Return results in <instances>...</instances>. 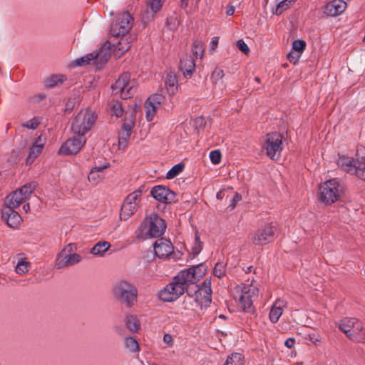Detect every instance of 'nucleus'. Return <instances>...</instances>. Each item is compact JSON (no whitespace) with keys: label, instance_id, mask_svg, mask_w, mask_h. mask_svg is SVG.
<instances>
[{"label":"nucleus","instance_id":"e433bc0d","mask_svg":"<svg viewBox=\"0 0 365 365\" xmlns=\"http://www.w3.org/2000/svg\"><path fill=\"white\" fill-rule=\"evenodd\" d=\"M125 349L132 353H138L139 351V345L138 341L133 337H126L124 339Z\"/></svg>","mask_w":365,"mask_h":365},{"label":"nucleus","instance_id":"c9c22d12","mask_svg":"<svg viewBox=\"0 0 365 365\" xmlns=\"http://www.w3.org/2000/svg\"><path fill=\"white\" fill-rule=\"evenodd\" d=\"M30 266L31 263L29 261L25 258H21L15 267V272L20 275H23L29 272Z\"/></svg>","mask_w":365,"mask_h":365},{"label":"nucleus","instance_id":"680f3d73","mask_svg":"<svg viewBox=\"0 0 365 365\" xmlns=\"http://www.w3.org/2000/svg\"><path fill=\"white\" fill-rule=\"evenodd\" d=\"M235 7L232 5L227 6L226 14L228 16H232L235 12Z\"/></svg>","mask_w":365,"mask_h":365},{"label":"nucleus","instance_id":"864d4df0","mask_svg":"<svg viewBox=\"0 0 365 365\" xmlns=\"http://www.w3.org/2000/svg\"><path fill=\"white\" fill-rule=\"evenodd\" d=\"M195 245L192 248V252L194 255H197L200 253V252L202 250V245H201V242L200 241V237H199L197 232L195 233Z\"/></svg>","mask_w":365,"mask_h":365},{"label":"nucleus","instance_id":"9b49d317","mask_svg":"<svg viewBox=\"0 0 365 365\" xmlns=\"http://www.w3.org/2000/svg\"><path fill=\"white\" fill-rule=\"evenodd\" d=\"M133 25V19L128 12L118 15L115 22L111 24L110 32L113 36L119 37L129 35Z\"/></svg>","mask_w":365,"mask_h":365},{"label":"nucleus","instance_id":"bb28decb","mask_svg":"<svg viewBox=\"0 0 365 365\" xmlns=\"http://www.w3.org/2000/svg\"><path fill=\"white\" fill-rule=\"evenodd\" d=\"M110 167V163H106L101 166H96L92 168L88 175V181L93 185H98L103 178V170Z\"/></svg>","mask_w":365,"mask_h":365},{"label":"nucleus","instance_id":"2eb2a0df","mask_svg":"<svg viewBox=\"0 0 365 365\" xmlns=\"http://www.w3.org/2000/svg\"><path fill=\"white\" fill-rule=\"evenodd\" d=\"M185 291L182 285H180L174 277L171 282L159 292L158 297L163 302H172L182 296Z\"/></svg>","mask_w":365,"mask_h":365},{"label":"nucleus","instance_id":"473e14b6","mask_svg":"<svg viewBox=\"0 0 365 365\" xmlns=\"http://www.w3.org/2000/svg\"><path fill=\"white\" fill-rule=\"evenodd\" d=\"M125 323L127 328L132 332H136L140 327V324L137 317L132 314L125 316Z\"/></svg>","mask_w":365,"mask_h":365},{"label":"nucleus","instance_id":"1a4fd4ad","mask_svg":"<svg viewBox=\"0 0 365 365\" xmlns=\"http://www.w3.org/2000/svg\"><path fill=\"white\" fill-rule=\"evenodd\" d=\"M262 148L270 159L279 160L283 149L282 135L277 132L267 133Z\"/></svg>","mask_w":365,"mask_h":365},{"label":"nucleus","instance_id":"c756f323","mask_svg":"<svg viewBox=\"0 0 365 365\" xmlns=\"http://www.w3.org/2000/svg\"><path fill=\"white\" fill-rule=\"evenodd\" d=\"M120 39L115 45V48L118 50L117 55H123L124 53L128 51L130 48V41L134 39V37L131 35H125L120 36Z\"/></svg>","mask_w":365,"mask_h":365},{"label":"nucleus","instance_id":"f704fd0d","mask_svg":"<svg viewBox=\"0 0 365 365\" xmlns=\"http://www.w3.org/2000/svg\"><path fill=\"white\" fill-rule=\"evenodd\" d=\"M165 85L168 91L171 93H175L178 89V80L176 76L173 73H169L166 76Z\"/></svg>","mask_w":365,"mask_h":365},{"label":"nucleus","instance_id":"a19ab883","mask_svg":"<svg viewBox=\"0 0 365 365\" xmlns=\"http://www.w3.org/2000/svg\"><path fill=\"white\" fill-rule=\"evenodd\" d=\"M185 165L182 163L175 165L166 174L167 179H173L180 174L184 170Z\"/></svg>","mask_w":365,"mask_h":365},{"label":"nucleus","instance_id":"79ce46f5","mask_svg":"<svg viewBox=\"0 0 365 365\" xmlns=\"http://www.w3.org/2000/svg\"><path fill=\"white\" fill-rule=\"evenodd\" d=\"M109 107L112 115H115L116 117H120L123 114V109L119 101H111L109 104Z\"/></svg>","mask_w":365,"mask_h":365},{"label":"nucleus","instance_id":"39448f33","mask_svg":"<svg viewBox=\"0 0 365 365\" xmlns=\"http://www.w3.org/2000/svg\"><path fill=\"white\" fill-rule=\"evenodd\" d=\"M341 190L342 188L336 179L329 180L319 187V200L324 204H332L339 200Z\"/></svg>","mask_w":365,"mask_h":365},{"label":"nucleus","instance_id":"4be33fe9","mask_svg":"<svg viewBox=\"0 0 365 365\" xmlns=\"http://www.w3.org/2000/svg\"><path fill=\"white\" fill-rule=\"evenodd\" d=\"M347 4L344 0H331L326 4L324 7V13L331 17H335L344 12Z\"/></svg>","mask_w":365,"mask_h":365},{"label":"nucleus","instance_id":"9d476101","mask_svg":"<svg viewBox=\"0 0 365 365\" xmlns=\"http://www.w3.org/2000/svg\"><path fill=\"white\" fill-rule=\"evenodd\" d=\"M76 247L73 244L67 245L57 255L55 267L62 269L78 264L82 257L75 252Z\"/></svg>","mask_w":365,"mask_h":365},{"label":"nucleus","instance_id":"412c9836","mask_svg":"<svg viewBox=\"0 0 365 365\" xmlns=\"http://www.w3.org/2000/svg\"><path fill=\"white\" fill-rule=\"evenodd\" d=\"M150 193L155 200L164 203H172L176 201L175 193L165 186H155Z\"/></svg>","mask_w":365,"mask_h":365},{"label":"nucleus","instance_id":"2f4dec72","mask_svg":"<svg viewBox=\"0 0 365 365\" xmlns=\"http://www.w3.org/2000/svg\"><path fill=\"white\" fill-rule=\"evenodd\" d=\"M358 319L356 318H344L341 320L339 328L346 336L350 333L355 324L357 323Z\"/></svg>","mask_w":365,"mask_h":365},{"label":"nucleus","instance_id":"f8f14e48","mask_svg":"<svg viewBox=\"0 0 365 365\" xmlns=\"http://www.w3.org/2000/svg\"><path fill=\"white\" fill-rule=\"evenodd\" d=\"M277 230V227L272 224L264 225L252 235L250 241L257 246L265 245L273 241Z\"/></svg>","mask_w":365,"mask_h":365},{"label":"nucleus","instance_id":"f257e3e1","mask_svg":"<svg viewBox=\"0 0 365 365\" xmlns=\"http://www.w3.org/2000/svg\"><path fill=\"white\" fill-rule=\"evenodd\" d=\"M97 115L89 108L83 109L73 118L71 130L75 135H82L89 132L94 126Z\"/></svg>","mask_w":365,"mask_h":365},{"label":"nucleus","instance_id":"ddd939ff","mask_svg":"<svg viewBox=\"0 0 365 365\" xmlns=\"http://www.w3.org/2000/svg\"><path fill=\"white\" fill-rule=\"evenodd\" d=\"M259 295V290L252 284L245 285L241 289V295L240 297V304L243 311L252 313L255 312L253 302Z\"/></svg>","mask_w":365,"mask_h":365},{"label":"nucleus","instance_id":"8fccbe9b","mask_svg":"<svg viewBox=\"0 0 365 365\" xmlns=\"http://www.w3.org/2000/svg\"><path fill=\"white\" fill-rule=\"evenodd\" d=\"M39 124V121L36 118H34L25 123L21 124V126L24 128H29V129H35Z\"/></svg>","mask_w":365,"mask_h":365},{"label":"nucleus","instance_id":"6e6552de","mask_svg":"<svg viewBox=\"0 0 365 365\" xmlns=\"http://www.w3.org/2000/svg\"><path fill=\"white\" fill-rule=\"evenodd\" d=\"M142 227L146 237H159L166 229L165 221L157 214L153 213L147 216L142 223Z\"/></svg>","mask_w":365,"mask_h":365},{"label":"nucleus","instance_id":"58836bf2","mask_svg":"<svg viewBox=\"0 0 365 365\" xmlns=\"http://www.w3.org/2000/svg\"><path fill=\"white\" fill-rule=\"evenodd\" d=\"M243 359L241 354L234 353L228 356L224 365H244Z\"/></svg>","mask_w":365,"mask_h":365},{"label":"nucleus","instance_id":"bf43d9fd","mask_svg":"<svg viewBox=\"0 0 365 365\" xmlns=\"http://www.w3.org/2000/svg\"><path fill=\"white\" fill-rule=\"evenodd\" d=\"M356 155L359 158H360L361 163H363L364 166H365V149H364V151L358 150Z\"/></svg>","mask_w":365,"mask_h":365},{"label":"nucleus","instance_id":"603ef678","mask_svg":"<svg viewBox=\"0 0 365 365\" xmlns=\"http://www.w3.org/2000/svg\"><path fill=\"white\" fill-rule=\"evenodd\" d=\"M237 46L238 49L241 51L242 53H244L245 55H247L250 53V48L243 40H238L237 42Z\"/></svg>","mask_w":365,"mask_h":365},{"label":"nucleus","instance_id":"423d86ee","mask_svg":"<svg viewBox=\"0 0 365 365\" xmlns=\"http://www.w3.org/2000/svg\"><path fill=\"white\" fill-rule=\"evenodd\" d=\"M110 56V43H105L96 52L88 53L86 56L76 58L75 62L77 66H85L88 64H96L97 67L103 65Z\"/></svg>","mask_w":365,"mask_h":365},{"label":"nucleus","instance_id":"774afa93","mask_svg":"<svg viewBox=\"0 0 365 365\" xmlns=\"http://www.w3.org/2000/svg\"><path fill=\"white\" fill-rule=\"evenodd\" d=\"M10 128V124H7V129H9Z\"/></svg>","mask_w":365,"mask_h":365},{"label":"nucleus","instance_id":"69168bd1","mask_svg":"<svg viewBox=\"0 0 365 365\" xmlns=\"http://www.w3.org/2000/svg\"><path fill=\"white\" fill-rule=\"evenodd\" d=\"M255 81L256 82H258V83H259V82H260V78H259V77L256 76V77L255 78Z\"/></svg>","mask_w":365,"mask_h":365},{"label":"nucleus","instance_id":"13d9d810","mask_svg":"<svg viewBox=\"0 0 365 365\" xmlns=\"http://www.w3.org/2000/svg\"><path fill=\"white\" fill-rule=\"evenodd\" d=\"M294 344H295V340L293 338H289L284 342V345L289 349H291L292 347H293Z\"/></svg>","mask_w":365,"mask_h":365},{"label":"nucleus","instance_id":"20e7f679","mask_svg":"<svg viewBox=\"0 0 365 365\" xmlns=\"http://www.w3.org/2000/svg\"><path fill=\"white\" fill-rule=\"evenodd\" d=\"M207 269L202 264L184 269L175 277L185 290L187 287L197 282L206 273Z\"/></svg>","mask_w":365,"mask_h":365},{"label":"nucleus","instance_id":"a18cd8bd","mask_svg":"<svg viewBox=\"0 0 365 365\" xmlns=\"http://www.w3.org/2000/svg\"><path fill=\"white\" fill-rule=\"evenodd\" d=\"M225 265L223 263L218 262L214 267L213 273L217 277L221 278L225 275Z\"/></svg>","mask_w":365,"mask_h":365},{"label":"nucleus","instance_id":"a211bd4d","mask_svg":"<svg viewBox=\"0 0 365 365\" xmlns=\"http://www.w3.org/2000/svg\"><path fill=\"white\" fill-rule=\"evenodd\" d=\"M86 142V138L82 135H76L67 140L60 148L59 154L73 155L80 151Z\"/></svg>","mask_w":365,"mask_h":365},{"label":"nucleus","instance_id":"3c124183","mask_svg":"<svg viewBox=\"0 0 365 365\" xmlns=\"http://www.w3.org/2000/svg\"><path fill=\"white\" fill-rule=\"evenodd\" d=\"M194 125L198 130H203L206 125V120L203 117H197L194 120Z\"/></svg>","mask_w":365,"mask_h":365},{"label":"nucleus","instance_id":"052dcab7","mask_svg":"<svg viewBox=\"0 0 365 365\" xmlns=\"http://www.w3.org/2000/svg\"><path fill=\"white\" fill-rule=\"evenodd\" d=\"M218 44V37H214L210 42V46L212 50H215Z\"/></svg>","mask_w":365,"mask_h":365},{"label":"nucleus","instance_id":"6e6d98bb","mask_svg":"<svg viewBox=\"0 0 365 365\" xmlns=\"http://www.w3.org/2000/svg\"><path fill=\"white\" fill-rule=\"evenodd\" d=\"M163 341L167 344L168 347H171L173 345V339L170 334H165L163 336Z\"/></svg>","mask_w":365,"mask_h":365},{"label":"nucleus","instance_id":"dca6fc26","mask_svg":"<svg viewBox=\"0 0 365 365\" xmlns=\"http://www.w3.org/2000/svg\"><path fill=\"white\" fill-rule=\"evenodd\" d=\"M357 160L354 161L348 157H341L338 160V165L344 170L355 174L359 178L365 181V166L361 163L360 158L357 156Z\"/></svg>","mask_w":365,"mask_h":365},{"label":"nucleus","instance_id":"393cba45","mask_svg":"<svg viewBox=\"0 0 365 365\" xmlns=\"http://www.w3.org/2000/svg\"><path fill=\"white\" fill-rule=\"evenodd\" d=\"M287 306V302L284 299H277L272 304L269 314V321L275 324L282 316L284 309Z\"/></svg>","mask_w":365,"mask_h":365},{"label":"nucleus","instance_id":"a878e982","mask_svg":"<svg viewBox=\"0 0 365 365\" xmlns=\"http://www.w3.org/2000/svg\"><path fill=\"white\" fill-rule=\"evenodd\" d=\"M14 209V208L4 207L1 211V215L9 227L15 228L19 225L21 221V217Z\"/></svg>","mask_w":365,"mask_h":365},{"label":"nucleus","instance_id":"37998d69","mask_svg":"<svg viewBox=\"0 0 365 365\" xmlns=\"http://www.w3.org/2000/svg\"><path fill=\"white\" fill-rule=\"evenodd\" d=\"M193 55L197 58H201L203 56V44L201 41H195L192 47Z\"/></svg>","mask_w":365,"mask_h":365},{"label":"nucleus","instance_id":"4468645a","mask_svg":"<svg viewBox=\"0 0 365 365\" xmlns=\"http://www.w3.org/2000/svg\"><path fill=\"white\" fill-rule=\"evenodd\" d=\"M141 195V190H137L126 197L121 207L120 215L121 219L126 220L136 212L140 202Z\"/></svg>","mask_w":365,"mask_h":365},{"label":"nucleus","instance_id":"e2e57ef3","mask_svg":"<svg viewBox=\"0 0 365 365\" xmlns=\"http://www.w3.org/2000/svg\"><path fill=\"white\" fill-rule=\"evenodd\" d=\"M23 210L25 211V212H28L30 210V205L29 203L25 204L23 205Z\"/></svg>","mask_w":365,"mask_h":365},{"label":"nucleus","instance_id":"09e8293b","mask_svg":"<svg viewBox=\"0 0 365 365\" xmlns=\"http://www.w3.org/2000/svg\"><path fill=\"white\" fill-rule=\"evenodd\" d=\"M166 24H167V26L170 30L174 31V30L177 29V28L179 25V21L178 20V18L176 16H170L167 19Z\"/></svg>","mask_w":365,"mask_h":365},{"label":"nucleus","instance_id":"0e129e2a","mask_svg":"<svg viewBox=\"0 0 365 365\" xmlns=\"http://www.w3.org/2000/svg\"><path fill=\"white\" fill-rule=\"evenodd\" d=\"M188 4V0H181V7L186 8Z\"/></svg>","mask_w":365,"mask_h":365},{"label":"nucleus","instance_id":"5fc2aeb1","mask_svg":"<svg viewBox=\"0 0 365 365\" xmlns=\"http://www.w3.org/2000/svg\"><path fill=\"white\" fill-rule=\"evenodd\" d=\"M307 339L313 343L315 346L319 345L321 341V337L318 334L312 333L309 334L307 336Z\"/></svg>","mask_w":365,"mask_h":365},{"label":"nucleus","instance_id":"5701e85b","mask_svg":"<svg viewBox=\"0 0 365 365\" xmlns=\"http://www.w3.org/2000/svg\"><path fill=\"white\" fill-rule=\"evenodd\" d=\"M174 250L171 242L165 238L158 240L154 244V252L159 258H166L170 256Z\"/></svg>","mask_w":365,"mask_h":365},{"label":"nucleus","instance_id":"c03bdc74","mask_svg":"<svg viewBox=\"0 0 365 365\" xmlns=\"http://www.w3.org/2000/svg\"><path fill=\"white\" fill-rule=\"evenodd\" d=\"M225 76L224 71L220 68H215L211 74L212 83L216 85L218 81H222Z\"/></svg>","mask_w":365,"mask_h":365},{"label":"nucleus","instance_id":"0eeeda50","mask_svg":"<svg viewBox=\"0 0 365 365\" xmlns=\"http://www.w3.org/2000/svg\"><path fill=\"white\" fill-rule=\"evenodd\" d=\"M37 184L32 182L10 193L5 199L4 207L16 208L26 200L36 188Z\"/></svg>","mask_w":365,"mask_h":365},{"label":"nucleus","instance_id":"f3484780","mask_svg":"<svg viewBox=\"0 0 365 365\" xmlns=\"http://www.w3.org/2000/svg\"><path fill=\"white\" fill-rule=\"evenodd\" d=\"M135 124V115L131 113L128 114L125 113V118L121 125V128L118 133V148L124 149L130 138L133 128Z\"/></svg>","mask_w":365,"mask_h":365},{"label":"nucleus","instance_id":"4c0bfd02","mask_svg":"<svg viewBox=\"0 0 365 365\" xmlns=\"http://www.w3.org/2000/svg\"><path fill=\"white\" fill-rule=\"evenodd\" d=\"M297 0H282L278 3L275 10L273 11L274 14L277 16L281 15L284 11L288 9L293 3Z\"/></svg>","mask_w":365,"mask_h":365},{"label":"nucleus","instance_id":"338daca9","mask_svg":"<svg viewBox=\"0 0 365 365\" xmlns=\"http://www.w3.org/2000/svg\"><path fill=\"white\" fill-rule=\"evenodd\" d=\"M219 317H220V318H221V319H225V317L224 315H222V314H220V315L219 316Z\"/></svg>","mask_w":365,"mask_h":365},{"label":"nucleus","instance_id":"b1692460","mask_svg":"<svg viewBox=\"0 0 365 365\" xmlns=\"http://www.w3.org/2000/svg\"><path fill=\"white\" fill-rule=\"evenodd\" d=\"M46 143V138L40 135L33 143L32 146L29 149V155L26 158V163L27 165L31 164L34 160L41 153L44 144Z\"/></svg>","mask_w":365,"mask_h":365},{"label":"nucleus","instance_id":"ea45409f","mask_svg":"<svg viewBox=\"0 0 365 365\" xmlns=\"http://www.w3.org/2000/svg\"><path fill=\"white\" fill-rule=\"evenodd\" d=\"M66 78L63 75H55L49 77L45 81L46 86L49 88L54 87L66 81Z\"/></svg>","mask_w":365,"mask_h":365},{"label":"nucleus","instance_id":"7ed1b4c3","mask_svg":"<svg viewBox=\"0 0 365 365\" xmlns=\"http://www.w3.org/2000/svg\"><path fill=\"white\" fill-rule=\"evenodd\" d=\"M113 93L123 99L131 98L137 91V83L129 73H123L111 86Z\"/></svg>","mask_w":365,"mask_h":365},{"label":"nucleus","instance_id":"de8ad7c7","mask_svg":"<svg viewBox=\"0 0 365 365\" xmlns=\"http://www.w3.org/2000/svg\"><path fill=\"white\" fill-rule=\"evenodd\" d=\"M221 153L218 150H212L210 153V159L211 162L215 164H219L221 161Z\"/></svg>","mask_w":365,"mask_h":365},{"label":"nucleus","instance_id":"f03ea898","mask_svg":"<svg viewBox=\"0 0 365 365\" xmlns=\"http://www.w3.org/2000/svg\"><path fill=\"white\" fill-rule=\"evenodd\" d=\"M113 297L128 307H133L137 302L138 289L135 286L127 281L116 282L113 287Z\"/></svg>","mask_w":365,"mask_h":365},{"label":"nucleus","instance_id":"49530a36","mask_svg":"<svg viewBox=\"0 0 365 365\" xmlns=\"http://www.w3.org/2000/svg\"><path fill=\"white\" fill-rule=\"evenodd\" d=\"M165 0H151L150 7L153 13L159 11Z\"/></svg>","mask_w":365,"mask_h":365},{"label":"nucleus","instance_id":"6ab92c4d","mask_svg":"<svg viewBox=\"0 0 365 365\" xmlns=\"http://www.w3.org/2000/svg\"><path fill=\"white\" fill-rule=\"evenodd\" d=\"M211 282L205 280L195 293V301L201 307L209 306L211 302Z\"/></svg>","mask_w":365,"mask_h":365},{"label":"nucleus","instance_id":"4d7b16f0","mask_svg":"<svg viewBox=\"0 0 365 365\" xmlns=\"http://www.w3.org/2000/svg\"><path fill=\"white\" fill-rule=\"evenodd\" d=\"M241 195L238 193H235L234 197H233V199L232 200V203L231 205H230L231 210L234 209L236 206V204L237 202H239L240 200H241Z\"/></svg>","mask_w":365,"mask_h":365},{"label":"nucleus","instance_id":"cd10ccee","mask_svg":"<svg viewBox=\"0 0 365 365\" xmlns=\"http://www.w3.org/2000/svg\"><path fill=\"white\" fill-rule=\"evenodd\" d=\"M347 337L353 341L364 343L365 342V332L363 331V325L359 320L355 324Z\"/></svg>","mask_w":365,"mask_h":365},{"label":"nucleus","instance_id":"aec40b11","mask_svg":"<svg viewBox=\"0 0 365 365\" xmlns=\"http://www.w3.org/2000/svg\"><path fill=\"white\" fill-rule=\"evenodd\" d=\"M164 101L165 97L161 94H154L148 98L145 104V116L148 121L153 120L156 110L160 107Z\"/></svg>","mask_w":365,"mask_h":365},{"label":"nucleus","instance_id":"c85d7f7f","mask_svg":"<svg viewBox=\"0 0 365 365\" xmlns=\"http://www.w3.org/2000/svg\"><path fill=\"white\" fill-rule=\"evenodd\" d=\"M180 68L185 77H190L195 68V63L194 59L189 56H183L180 59Z\"/></svg>","mask_w":365,"mask_h":365},{"label":"nucleus","instance_id":"7c9ffc66","mask_svg":"<svg viewBox=\"0 0 365 365\" xmlns=\"http://www.w3.org/2000/svg\"><path fill=\"white\" fill-rule=\"evenodd\" d=\"M111 245L109 242L101 240L98 242L91 250V253L95 256L103 257L105 253L110 248Z\"/></svg>","mask_w":365,"mask_h":365},{"label":"nucleus","instance_id":"72a5a7b5","mask_svg":"<svg viewBox=\"0 0 365 365\" xmlns=\"http://www.w3.org/2000/svg\"><path fill=\"white\" fill-rule=\"evenodd\" d=\"M306 47V43L303 40H295L292 43V49L295 51L298 52L299 54L297 56V57H294L292 53H289L288 58L289 59V61H292V58L296 59V61L298 60V58L300 56V54L304 51Z\"/></svg>","mask_w":365,"mask_h":365}]
</instances>
